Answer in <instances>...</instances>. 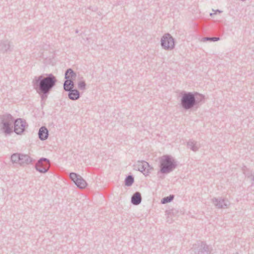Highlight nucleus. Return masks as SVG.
<instances>
[{"instance_id": "f257e3e1", "label": "nucleus", "mask_w": 254, "mask_h": 254, "mask_svg": "<svg viewBox=\"0 0 254 254\" xmlns=\"http://www.w3.org/2000/svg\"><path fill=\"white\" fill-rule=\"evenodd\" d=\"M57 81L56 76L53 74H42L34 76L32 84L33 88L42 94L41 98L44 99L56 85Z\"/></svg>"}, {"instance_id": "f03ea898", "label": "nucleus", "mask_w": 254, "mask_h": 254, "mask_svg": "<svg viewBox=\"0 0 254 254\" xmlns=\"http://www.w3.org/2000/svg\"><path fill=\"white\" fill-rule=\"evenodd\" d=\"M180 96L181 105L186 110L197 109L205 102V96L197 92L183 91L180 93Z\"/></svg>"}, {"instance_id": "7ed1b4c3", "label": "nucleus", "mask_w": 254, "mask_h": 254, "mask_svg": "<svg viewBox=\"0 0 254 254\" xmlns=\"http://www.w3.org/2000/svg\"><path fill=\"white\" fill-rule=\"evenodd\" d=\"M14 119L10 114L0 115V132L5 136L10 135L13 132Z\"/></svg>"}, {"instance_id": "20e7f679", "label": "nucleus", "mask_w": 254, "mask_h": 254, "mask_svg": "<svg viewBox=\"0 0 254 254\" xmlns=\"http://www.w3.org/2000/svg\"><path fill=\"white\" fill-rule=\"evenodd\" d=\"M160 172L162 174H168L174 170L177 166L176 160L170 155H163L159 158Z\"/></svg>"}, {"instance_id": "39448f33", "label": "nucleus", "mask_w": 254, "mask_h": 254, "mask_svg": "<svg viewBox=\"0 0 254 254\" xmlns=\"http://www.w3.org/2000/svg\"><path fill=\"white\" fill-rule=\"evenodd\" d=\"M10 160L13 164L25 166L32 162V159L27 154L16 153L11 156Z\"/></svg>"}, {"instance_id": "423d86ee", "label": "nucleus", "mask_w": 254, "mask_h": 254, "mask_svg": "<svg viewBox=\"0 0 254 254\" xmlns=\"http://www.w3.org/2000/svg\"><path fill=\"white\" fill-rule=\"evenodd\" d=\"M212 248L203 242L193 245L190 250L191 254H211Z\"/></svg>"}, {"instance_id": "0eeeda50", "label": "nucleus", "mask_w": 254, "mask_h": 254, "mask_svg": "<svg viewBox=\"0 0 254 254\" xmlns=\"http://www.w3.org/2000/svg\"><path fill=\"white\" fill-rule=\"evenodd\" d=\"M160 44L161 47L165 51L173 50L175 47V39L168 33H165L161 38Z\"/></svg>"}, {"instance_id": "6e6552de", "label": "nucleus", "mask_w": 254, "mask_h": 254, "mask_svg": "<svg viewBox=\"0 0 254 254\" xmlns=\"http://www.w3.org/2000/svg\"><path fill=\"white\" fill-rule=\"evenodd\" d=\"M211 203L217 209H227L230 206V202L226 198L222 197H213L211 199Z\"/></svg>"}, {"instance_id": "1a4fd4ad", "label": "nucleus", "mask_w": 254, "mask_h": 254, "mask_svg": "<svg viewBox=\"0 0 254 254\" xmlns=\"http://www.w3.org/2000/svg\"><path fill=\"white\" fill-rule=\"evenodd\" d=\"M50 161L45 158H40L35 165L36 170L41 173H47L50 168Z\"/></svg>"}, {"instance_id": "9d476101", "label": "nucleus", "mask_w": 254, "mask_h": 254, "mask_svg": "<svg viewBox=\"0 0 254 254\" xmlns=\"http://www.w3.org/2000/svg\"><path fill=\"white\" fill-rule=\"evenodd\" d=\"M134 168L142 172L145 176L148 175L150 173V171L153 169L149 164L145 161H138L134 165Z\"/></svg>"}, {"instance_id": "9b49d317", "label": "nucleus", "mask_w": 254, "mask_h": 254, "mask_svg": "<svg viewBox=\"0 0 254 254\" xmlns=\"http://www.w3.org/2000/svg\"><path fill=\"white\" fill-rule=\"evenodd\" d=\"M69 177L79 189H83L86 187L87 184L80 175L75 173H71Z\"/></svg>"}, {"instance_id": "f8f14e48", "label": "nucleus", "mask_w": 254, "mask_h": 254, "mask_svg": "<svg viewBox=\"0 0 254 254\" xmlns=\"http://www.w3.org/2000/svg\"><path fill=\"white\" fill-rule=\"evenodd\" d=\"M64 78L66 79L64 83V86L67 87L69 85H74L73 80L76 78L77 75L71 68L67 69L64 74Z\"/></svg>"}, {"instance_id": "ddd939ff", "label": "nucleus", "mask_w": 254, "mask_h": 254, "mask_svg": "<svg viewBox=\"0 0 254 254\" xmlns=\"http://www.w3.org/2000/svg\"><path fill=\"white\" fill-rule=\"evenodd\" d=\"M74 85L64 86V89L65 91H68V98L73 101L77 100L80 98V92L77 89H74Z\"/></svg>"}, {"instance_id": "4468645a", "label": "nucleus", "mask_w": 254, "mask_h": 254, "mask_svg": "<svg viewBox=\"0 0 254 254\" xmlns=\"http://www.w3.org/2000/svg\"><path fill=\"white\" fill-rule=\"evenodd\" d=\"M26 125V122L21 119L14 120L13 131L18 134L21 133L25 130Z\"/></svg>"}, {"instance_id": "2eb2a0df", "label": "nucleus", "mask_w": 254, "mask_h": 254, "mask_svg": "<svg viewBox=\"0 0 254 254\" xmlns=\"http://www.w3.org/2000/svg\"><path fill=\"white\" fill-rule=\"evenodd\" d=\"M0 51L3 54L12 51L11 42L8 40L0 41Z\"/></svg>"}, {"instance_id": "dca6fc26", "label": "nucleus", "mask_w": 254, "mask_h": 254, "mask_svg": "<svg viewBox=\"0 0 254 254\" xmlns=\"http://www.w3.org/2000/svg\"><path fill=\"white\" fill-rule=\"evenodd\" d=\"M200 146V144L193 139H190L187 142V147L193 152L197 151Z\"/></svg>"}, {"instance_id": "f3484780", "label": "nucleus", "mask_w": 254, "mask_h": 254, "mask_svg": "<svg viewBox=\"0 0 254 254\" xmlns=\"http://www.w3.org/2000/svg\"><path fill=\"white\" fill-rule=\"evenodd\" d=\"M77 87L79 90L85 91L86 89V83L83 76L78 74L77 79Z\"/></svg>"}, {"instance_id": "a211bd4d", "label": "nucleus", "mask_w": 254, "mask_h": 254, "mask_svg": "<svg viewBox=\"0 0 254 254\" xmlns=\"http://www.w3.org/2000/svg\"><path fill=\"white\" fill-rule=\"evenodd\" d=\"M142 200L141 193L139 192H135L131 196V202L135 205L139 204Z\"/></svg>"}, {"instance_id": "6ab92c4d", "label": "nucleus", "mask_w": 254, "mask_h": 254, "mask_svg": "<svg viewBox=\"0 0 254 254\" xmlns=\"http://www.w3.org/2000/svg\"><path fill=\"white\" fill-rule=\"evenodd\" d=\"M39 137L42 140L46 139L48 137V130L45 127H41L38 132Z\"/></svg>"}, {"instance_id": "aec40b11", "label": "nucleus", "mask_w": 254, "mask_h": 254, "mask_svg": "<svg viewBox=\"0 0 254 254\" xmlns=\"http://www.w3.org/2000/svg\"><path fill=\"white\" fill-rule=\"evenodd\" d=\"M242 171L243 174L247 177L248 179L254 174L251 170L247 168L246 166H244L242 168Z\"/></svg>"}, {"instance_id": "412c9836", "label": "nucleus", "mask_w": 254, "mask_h": 254, "mask_svg": "<svg viewBox=\"0 0 254 254\" xmlns=\"http://www.w3.org/2000/svg\"><path fill=\"white\" fill-rule=\"evenodd\" d=\"M134 182V178L132 176H127L125 180V185L127 186H130Z\"/></svg>"}, {"instance_id": "4be33fe9", "label": "nucleus", "mask_w": 254, "mask_h": 254, "mask_svg": "<svg viewBox=\"0 0 254 254\" xmlns=\"http://www.w3.org/2000/svg\"><path fill=\"white\" fill-rule=\"evenodd\" d=\"M220 40L219 37H204L202 38L200 41L205 42L206 41H218Z\"/></svg>"}, {"instance_id": "5701e85b", "label": "nucleus", "mask_w": 254, "mask_h": 254, "mask_svg": "<svg viewBox=\"0 0 254 254\" xmlns=\"http://www.w3.org/2000/svg\"><path fill=\"white\" fill-rule=\"evenodd\" d=\"M174 196L173 195H170L168 196L165 197L161 200V203L165 204L171 202L174 199Z\"/></svg>"}, {"instance_id": "b1692460", "label": "nucleus", "mask_w": 254, "mask_h": 254, "mask_svg": "<svg viewBox=\"0 0 254 254\" xmlns=\"http://www.w3.org/2000/svg\"><path fill=\"white\" fill-rule=\"evenodd\" d=\"M212 11L214 12L215 14H216L217 13H221L222 12V11L218 10V9L214 10V9H212Z\"/></svg>"}, {"instance_id": "393cba45", "label": "nucleus", "mask_w": 254, "mask_h": 254, "mask_svg": "<svg viewBox=\"0 0 254 254\" xmlns=\"http://www.w3.org/2000/svg\"><path fill=\"white\" fill-rule=\"evenodd\" d=\"M251 181L254 182V174H253L249 178Z\"/></svg>"}, {"instance_id": "a878e982", "label": "nucleus", "mask_w": 254, "mask_h": 254, "mask_svg": "<svg viewBox=\"0 0 254 254\" xmlns=\"http://www.w3.org/2000/svg\"><path fill=\"white\" fill-rule=\"evenodd\" d=\"M214 14H214V13H210V16H211V17H212V16L213 15H214Z\"/></svg>"}, {"instance_id": "bb28decb", "label": "nucleus", "mask_w": 254, "mask_h": 254, "mask_svg": "<svg viewBox=\"0 0 254 254\" xmlns=\"http://www.w3.org/2000/svg\"><path fill=\"white\" fill-rule=\"evenodd\" d=\"M239 254V253H237V252H236V253H234V254Z\"/></svg>"}]
</instances>
